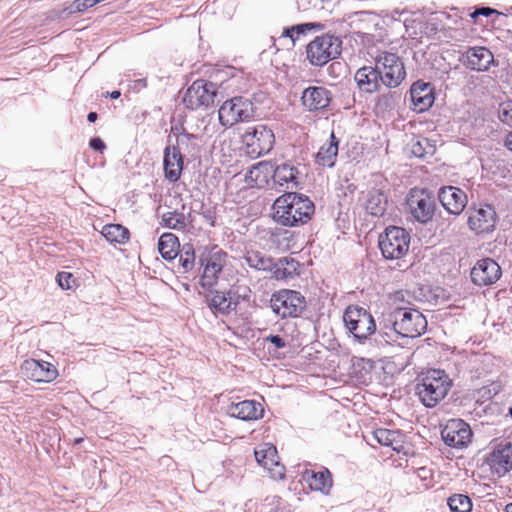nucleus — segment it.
I'll list each match as a JSON object with an SVG mask.
<instances>
[{"mask_svg": "<svg viewBox=\"0 0 512 512\" xmlns=\"http://www.w3.org/2000/svg\"><path fill=\"white\" fill-rule=\"evenodd\" d=\"M314 212V204L303 195L289 192L278 197L273 204V218L283 226L306 223Z\"/></svg>", "mask_w": 512, "mask_h": 512, "instance_id": "f257e3e1", "label": "nucleus"}, {"mask_svg": "<svg viewBox=\"0 0 512 512\" xmlns=\"http://www.w3.org/2000/svg\"><path fill=\"white\" fill-rule=\"evenodd\" d=\"M388 324H384V334L392 341L394 336L416 338L425 332L427 320L424 315L411 308L397 307L389 313Z\"/></svg>", "mask_w": 512, "mask_h": 512, "instance_id": "f03ea898", "label": "nucleus"}, {"mask_svg": "<svg viewBox=\"0 0 512 512\" xmlns=\"http://www.w3.org/2000/svg\"><path fill=\"white\" fill-rule=\"evenodd\" d=\"M342 40L332 34L315 37L306 46V58L313 66H324L341 54Z\"/></svg>", "mask_w": 512, "mask_h": 512, "instance_id": "7ed1b4c3", "label": "nucleus"}, {"mask_svg": "<svg viewBox=\"0 0 512 512\" xmlns=\"http://www.w3.org/2000/svg\"><path fill=\"white\" fill-rule=\"evenodd\" d=\"M343 322L347 330L359 341L366 340L376 331L372 315L359 306H348L343 314Z\"/></svg>", "mask_w": 512, "mask_h": 512, "instance_id": "20e7f679", "label": "nucleus"}, {"mask_svg": "<svg viewBox=\"0 0 512 512\" xmlns=\"http://www.w3.org/2000/svg\"><path fill=\"white\" fill-rule=\"evenodd\" d=\"M270 307L281 318L298 317L306 307V300L298 291L281 289L272 294Z\"/></svg>", "mask_w": 512, "mask_h": 512, "instance_id": "39448f33", "label": "nucleus"}, {"mask_svg": "<svg viewBox=\"0 0 512 512\" xmlns=\"http://www.w3.org/2000/svg\"><path fill=\"white\" fill-rule=\"evenodd\" d=\"M410 235L401 227L390 226L379 237V247L386 259H400L409 250Z\"/></svg>", "mask_w": 512, "mask_h": 512, "instance_id": "423d86ee", "label": "nucleus"}, {"mask_svg": "<svg viewBox=\"0 0 512 512\" xmlns=\"http://www.w3.org/2000/svg\"><path fill=\"white\" fill-rule=\"evenodd\" d=\"M199 261L203 268L200 285L203 288H211L217 284L219 275L226 265L227 253L214 246L210 249H205Z\"/></svg>", "mask_w": 512, "mask_h": 512, "instance_id": "0eeeda50", "label": "nucleus"}, {"mask_svg": "<svg viewBox=\"0 0 512 512\" xmlns=\"http://www.w3.org/2000/svg\"><path fill=\"white\" fill-rule=\"evenodd\" d=\"M375 66L381 74L382 84L388 88L398 87L406 77L404 64L395 53H380L376 57Z\"/></svg>", "mask_w": 512, "mask_h": 512, "instance_id": "6e6552de", "label": "nucleus"}, {"mask_svg": "<svg viewBox=\"0 0 512 512\" xmlns=\"http://www.w3.org/2000/svg\"><path fill=\"white\" fill-rule=\"evenodd\" d=\"M254 113L253 103L244 97H234L225 101L218 111L221 124L227 127L253 118Z\"/></svg>", "mask_w": 512, "mask_h": 512, "instance_id": "1a4fd4ad", "label": "nucleus"}, {"mask_svg": "<svg viewBox=\"0 0 512 512\" xmlns=\"http://www.w3.org/2000/svg\"><path fill=\"white\" fill-rule=\"evenodd\" d=\"M248 153L253 157H260L271 151L275 142L273 131L263 124L249 127L242 136Z\"/></svg>", "mask_w": 512, "mask_h": 512, "instance_id": "9d476101", "label": "nucleus"}, {"mask_svg": "<svg viewBox=\"0 0 512 512\" xmlns=\"http://www.w3.org/2000/svg\"><path fill=\"white\" fill-rule=\"evenodd\" d=\"M216 95L215 84L199 79L188 87L183 97V103L191 110L208 108L214 103Z\"/></svg>", "mask_w": 512, "mask_h": 512, "instance_id": "9b49d317", "label": "nucleus"}, {"mask_svg": "<svg viewBox=\"0 0 512 512\" xmlns=\"http://www.w3.org/2000/svg\"><path fill=\"white\" fill-rule=\"evenodd\" d=\"M256 461L269 473L270 478L279 481L286 476V468L279 460L277 449L270 443H263L254 450Z\"/></svg>", "mask_w": 512, "mask_h": 512, "instance_id": "f8f14e48", "label": "nucleus"}, {"mask_svg": "<svg viewBox=\"0 0 512 512\" xmlns=\"http://www.w3.org/2000/svg\"><path fill=\"white\" fill-rule=\"evenodd\" d=\"M492 474L502 477L512 470V444H496L485 458Z\"/></svg>", "mask_w": 512, "mask_h": 512, "instance_id": "ddd939ff", "label": "nucleus"}, {"mask_svg": "<svg viewBox=\"0 0 512 512\" xmlns=\"http://www.w3.org/2000/svg\"><path fill=\"white\" fill-rule=\"evenodd\" d=\"M442 439L450 447L464 448L472 439V430L464 420L451 419L441 431Z\"/></svg>", "mask_w": 512, "mask_h": 512, "instance_id": "4468645a", "label": "nucleus"}, {"mask_svg": "<svg viewBox=\"0 0 512 512\" xmlns=\"http://www.w3.org/2000/svg\"><path fill=\"white\" fill-rule=\"evenodd\" d=\"M407 206L412 216L420 223L428 222L434 214V201L424 190H411Z\"/></svg>", "mask_w": 512, "mask_h": 512, "instance_id": "2eb2a0df", "label": "nucleus"}, {"mask_svg": "<svg viewBox=\"0 0 512 512\" xmlns=\"http://www.w3.org/2000/svg\"><path fill=\"white\" fill-rule=\"evenodd\" d=\"M501 276V268L491 258L479 260L471 270V279L474 284L486 286L495 283Z\"/></svg>", "mask_w": 512, "mask_h": 512, "instance_id": "dca6fc26", "label": "nucleus"}, {"mask_svg": "<svg viewBox=\"0 0 512 512\" xmlns=\"http://www.w3.org/2000/svg\"><path fill=\"white\" fill-rule=\"evenodd\" d=\"M22 373L35 382H52L58 376V371L49 362H39L37 360H25L21 365Z\"/></svg>", "mask_w": 512, "mask_h": 512, "instance_id": "f3484780", "label": "nucleus"}, {"mask_svg": "<svg viewBox=\"0 0 512 512\" xmlns=\"http://www.w3.org/2000/svg\"><path fill=\"white\" fill-rule=\"evenodd\" d=\"M301 480L311 491L329 495L333 487V477L329 469L322 468L320 471L305 469L301 473Z\"/></svg>", "mask_w": 512, "mask_h": 512, "instance_id": "a211bd4d", "label": "nucleus"}, {"mask_svg": "<svg viewBox=\"0 0 512 512\" xmlns=\"http://www.w3.org/2000/svg\"><path fill=\"white\" fill-rule=\"evenodd\" d=\"M494 55L486 47H470L463 55V64L474 71L485 72L494 64Z\"/></svg>", "mask_w": 512, "mask_h": 512, "instance_id": "6ab92c4d", "label": "nucleus"}, {"mask_svg": "<svg viewBox=\"0 0 512 512\" xmlns=\"http://www.w3.org/2000/svg\"><path fill=\"white\" fill-rule=\"evenodd\" d=\"M496 223V213L490 205L482 206L470 212L469 227L476 233L491 231Z\"/></svg>", "mask_w": 512, "mask_h": 512, "instance_id": "aec40b11", "label": "nucleus"}, {"mask_svg": "<svg viewBox=\"0 0 512 512\" xmlns=\"http://www.w3.org/2000/svg\"><path fill=\"white\" fill-rule=\"evenodd\" d=\"M438 197L442 206L454 215L460 214L467 204L466 194L461 189L453 186L441 188Z\"/></svg>", "mask_w": 512, "mask_h": 512, "instance_id": "412c9836", "label": "nucleus"}, {"mask_svg": "<svg viewBox=\"0 0 512 512\" xmlns=\"http://www.w3.org/2000/svg\"><path fill=\"white\" fill-rule=\"evenodd\" d=\"M164 176L170 182L179 180L183 170V157L176 146H167L164 150Z\"/></svg>", "mask_w": 512, "mask_h": 512, "instance_id": "4be33fe9", "label": "nucleus"}, {"mask_svg": "<svg viewBox=\"0 0 512 512\" xmlns=\"http://www.w3.org/2000/svg\"><path fill=\"white\" fill-rule=\"evenodd\" d=\"M303 105L310 111H317L326 108L331 101V93L325 87H308L301 97Z\"/></svg>", "mask_w": 512, "mask_h": 512, "instance_id": "5701e85b", "label": "nucleus"}, {"mask_svg": "<svg viewBox=\"0 0 512 512\" xmlns=\"http://www.w3.org/2000/svg\"><path fill=\"white\" fill-rule=\"evenodd\" d=\"M379 73L376 66H363L359 68L354 75L358 88L366 93L379 91L382 84L381 74Z\"/></svg>", "mask_w": 512, "mask_h": 512, "instance_id": "b1692460", "label": "nucleus"}, {"mask_svg": "<svg viewBox=\"0 0 512 512\" xmlns=\"http://www.w3.org/2000/svg\"><path fill=\"white\" fill-rule=\"evenodd\" d=\"M411 101L414 110L423 112L429 109L434 103L433 88L429 83L415 82L410 89Z\"/></svg>", "mask_w": 512, "mask_h": 512, "instance_id": "393cba45", "label": "nucleus"}, {"mask_svg": "<svg viewBox=\"0 0 512 512\" xmlns=\"http://www.w3.org/2000/svg\"><path fill=\"white\" fill-rule=\"evenodd\" d=\"M272 172L273 164L262 161L253 165L248 170L245 180L249 185L261 188L268 184L270 177H272Z\"/></svg>", "mask_w": 512, "mask_h": 512, "instance_id": "a878e982", "label": "nucleus"}, {"mask_svg": "<svg viewBox=\"0 0 512 512\" xmlns=\"http://www.w3.org/2000/svg\"><path fill=\"white\" fill-rule=\"evenodd\" d=\"M262 405L254 400H244L230 407L232 416L241 420H256L263 416Z\"/></svg>", "mask_w": 512, "mask_h": 512, "instance_id": "bb28decb", "label": "nucleus"}, {"mask_svg": "<svg viewBox=\"0 0 512 512\" xmlns=\"http://www.w3.org/2000/svg\"><path fill=\"white\" fill-rule=\"evenodd\" d=\"M448 393L447 386H416L415 394L426 407H435Z\"/></svg>", "mask_w": 512, "mask_h": 512, "instance_id": "cd10ccee", "label": "nucleus"}, {"mask_svg": "<svg viewBox=\"0 0 512 512\" xmlns=\"http://www.w3.org/2000/svg\"><path fill=\"white\" fill-rule=\"evenodd\" d=\"M205 298L208 307L216 315H229L234 311L231 299H228L225 291L211 290L205 295Z\"/></svg>", "mask_w": 512, "mask_h": 512, "instance_id": "c85d7f7f", "label": "nucleus"}, {"mask_svg": "<svg viewBox=\"0 0 512 512\" xmlns=\"http://www.w3.org/2000/svg\"><path fill=\"white\" fill-rule=\"evenodd\" d=\"M297 174V169L288 163L273 165L272 180L275 185L288 189L297 185Z\"/></svg>", "mask_w": 512, "mask_h": 512, "instance_id": "c756f323", "label": "nucleus"}, {"mask_svg": "<svg viewBox=\"0 0 512 512\" xmlns=\"http://www.w3.org/2000/svg\"><path fill=\"white\" fill-rule=\"evenodd\" d=\"M338 144L339 141L332 132L329 140L320 147L316 154V162L321 166L332 168L338 155Z\"/></svg>", "mask_w": 512, "mask_h": 512, "instance_id": "7c9ffc66", "label": "nucleus"}, {"mask_svg": "<svg viewBox=\"0 0 512 512\" xmlns=\"http://www.w3.org/2000/svg\"><path fill=\"white\" fill-rule=\"evenodd\" d=\"M387 203V197L381 190L372 189L367 194L365 208L370 215L381 217L386 211Z\"/></svg>", "mask_w": 512, "mask_h": 512, "instance_id": "2f4dec72", "label": "nucleus"}, {"mask_svg": "<svg viewBox=\"0 0 512 512\" xmlns=\"http://www.w3.org/2000/svg\"><path fill=\"white\" fill-rule=\"evenodd\" d=\"M323 28L324 26L321 23L313 22L291 26L283 30L280 39H288L289 46L294 47L295 42L299 39L300 35L311 30L320 31Z\"/></svg>", "mask_w": 512, "mask_h": 512, "instance_id": "473e14b6", "label": "nucleus"}, {"mask_svg": "<svg viewBox=\"0 0 512 512\" xmlns=\"http://www.w3.org/2000/svg\"><path fill=\"white\" fill-rule=\"evenodd\" d=\"M374 440L380 445L392 447L393 450L398 451L401 441V433L386 428H378L372 432Z\"/></svg>", "mask_w": 512, "mask_h": 512, "instance_id": "72a5a7b5", "label": "nucleus"}, {"mask_svg": "<svg viewBox=\"0 0 512 512\" xmlns=\"http://www.w3.org/2000/svg\"><path fill=\"white\" fill-rule=\"evenodd\" d=\"M179 242L172 233H164L158 241V250L166 260H172L178 255Z\"/></svg>", "mask_w": 512, "mask_h": 512, "instance_id": "f704fd0d", "label": "nucleus"}, {"mask_svg": "<svg viewBox=\"0 0 512 512\" xmlns=\"http://www.w3.org/2000/svg\"><path fill=\"white\" fill-rule=\"evenodd\" d=\"M101 234L110 243L125 244L129 240V230L120 224H107Z\"/></svg>", "mask_w": 512, "mask_h": 512, "instance_id": "c9c22d12", "label": "nucleus"}, {"mask_svg": "<svg viewBox=\"0 0 512 512\" xmlns=\"http://www.w3.org/2000/svg\"><path fill=\"white\" fill-rule=\"evenodd\" d=\"M246 263L256 270H272L274 267V260L259 251H248L245 255Z\"/></svg>", "mask_w": 512, "mask_h": 512, "instance_id": "e433bc0d", "label": "nucleus"}, {"mask_svg": "<svg viewBox=\"0 0 512 512\" xmlns=\"http://www.w3.org/2000/svg\"><path fill=\"white\" fill-rule=\"evenodd\" d=\"M418 384H433L439 382L440 384H452L453 380L449 377L445 370L428 368L418 375Z\"/></svg>", "mask_w": 512, "mask_h": 512, "instance_id": "4c0bfd02", "label": "nucleus"}, {"mask_svg": "<svg viewBox=\"0 0 512 512\" xmlns=\"http://www.w3.org/2000/svg\"><path fill=\"white\" fill-rule=\"evenodd\" d=\"M372 369L373 362L370 359L357 358L353 361L351 374L365 384L367 381H372L370 377H367L371 374Z\"/></svg>", "mask_w": 512, "mask_h": 512, "instance_id": "58836bf2", "label": "nucleus"}, {"mask_svg": "<svg viewBox=\"0 0 512 512\" xmlns=\"http://www.w3.org/2000/svg\"><path fill=\"white\" fill-rule=\"evenodd\" d=\"M298 263L294 259L287 257L279 259L274 262V267L271 270L277 279H284L291 277L297 269Z\"/></svg>", "mask_w": 512, "mask_h": 512, "instance_id": "ea45409f", "label": "nucleus"}, {"mask_svg": "<svg viewBox=\"0 0 512 512\" xmlns=\"http://www.w3.org/2000/svg\"><path fill=\"white\" fill-rule=\"evenodd\" d=\"M451 512H471L473 504L469 496L453 494L447 500Z\"/></svg>", "mask_w": 512, "mask_h": 512, "instance_id": "a19ab883", "label": "nucleus"}, {"mask_svg": "<svg viewBox=\"0 0 512 512\" xmlns=\"http://www.w3.org/2000/svg\"><path fill=\"white\" fill-rule=\"evenodd\" d=\"M162 222L169 229L183 231L186 227L185 215L177 211L163 213Z\"/></svg>", "mask_w": 512, "mask_h": 512, "instance_id": "79ce46f5", "label": "nucleus"}, {"mask_svg": "<svg viewBox=\"0 0 512 512\" xmlns=\"http://www.w3.org/2000/svg\"><path fill=\"white\" fill-rule=\"evenodd\" d=\"M435 147L430 144L427 138H417L412 141L411 153L419 158H424L427 155H433Z\"/></svg>", "mask_w": 512, "mask_h": 512, "instance_id": "37998d69", "label": "nucleus"}, {"mask_svg": "<svg viewBox=\"0 0 512 512\" xmlns=\"http://www.w3.org/2000/svg\"><path fill=\"white\" fill-rule=\"evenodd\" d=\"M228 299H231L232 308L235 311L238 304L242 300H247L249 298L250 289L247 286H232L230 289L225 291Z\"/></svg>", "mask_w": 512, "mask_h": 512, "instance_id": "c03bdc74", "label": "nucleus"}, {"mask_svg": "<svg viewBox=\"0 0 512 512\" xmlns=\"http://www.w3.org/2000/svg\"><path fill=\"white\" fill-rule=\"evenodd\" d=\"M260 512H289L285 502L277 496L267 497L260 506Z\"/></svg>", "mask_w": 512, "mask_h": 512, "instance_id": "a18cd8bd", "label": "nucleus"}, {"mask_svg": "<svg viewBox=\"0 0 512 512\" xmlns=\"http://www.w3.org/2000/svg\"><path fill=\"white\" fill-rule=\"evenodd\" d=\"M179 264L183 272H189L195 264V251L192 245H185L179 254Z\"/></svg>", "mask_w": 512, "mask_h": 512, "instance_id": "49530a36", "label": "nucleus"}, {"mask_svg": "<svg viewBox=\"0 0 512 512\" xmlns=\"http://www.w3.org/2000/svg\"><path fill=\"white\" fill-rule=\"evenodd\" d=\"M98 3L99 0H75L66 10L70 14L83 12Z\"/></svg>", "mask_w": 512, "mask_h": 512, "instance_id": "de8ad7c7", "label": "nucleus"}, {"mask_svg": "<svg viewBox=\"0 0 512 512\" xmlns=\"http://www.w3.org/2000/svg\"><path fill=\"white\" fill-rule=\"evenodd\" d=\"M56 280L62 289H71L75 284V278L69 272H59L56 276Z\"/></svg>", "mask_w": 512, "mask_h": 512, "instance_id": "09e8293b", "label": "nucleus"}, {"mask_svg": "<svg viewBox=\"0 0 512 512\" xmlns=\"http://www.w3.org/2000/svg\"><path fill=\"white\" fill-rule=\"evenodd\" d=\"M499 119L501 122L508 126H512V108L507 106H502L499 110Z\"/></svg>", "mask_w": 512, "mask_h": 512, "instance_id": "8fccbe9b", "label": "nucleus"}, {"mask_svg": "<svg viewBox=\"0 0 512 512\" xmlns=\"http://www.w3.org/2000/svg\"><path fill=\"white\" fill-rule=\"evenodd\" d=\"M495 13H497V11L495 9H493V8H490V7H480V8L475 9L472 13H470V17L476 21V19L479 16L489 17V16H491L492 14H495Z\"/></svg>", "mask_w": 512, "mask_h": 512, "instance_id": "3c124183", "label": "nucleus"}, {"mask_svg": "<svg viewBox=\"0 0 512 512\" xmlns=\"http://www.w3.org/2000/svg\"><path fill=\"white\" fill-rule=\"evenodd\" d=\"M266 341L272 343L278 349L286 346L284 339L279 335H270L266 338Z\"/></svg>", "mask_w": 512, "mask_h": 512, "instance_id": "603ef678", "label": "nucleus"}, {"mask_svg": "<svg viewBox=\"0 0 512 512\" xmlns=\"http://www.w3.org/2000/svg\"><path fill=\"white\" fill-rule=\"evenodd\" d=\"M89 144L96 151L102 152L105 149V144L100 138H92Z\"/></svg>", "mask_w": 512, "mask_h": 512, "instance_id": "864d4df0", "label": "nucleus"}, {"mask_svg": "<svg viewBox=\"0 0 512 512\" xmlns=\"http://www.w3.org/2000/svg\"><path fill=\"white\" fill-rule=\"evenodd\" d=\"M394 95L387 94L379 98V104H383L385 107H389L393 104Z\"/></svg>", "mask_w": 512, "mask_h": 512, "instance_id": "5fc2aeb1", "label": "nucleus"}, {"mask_svg": "<svg viewBox=\"0 0 512 512\" xmlns=\"http://www.w3.org/2000/svg\"><path fill=\"white\" fill-rule=\"evenodd\" d=\"M147 85V82H146V79L145 78H142V79H138L134 82V89H141V88H145Z\"/></svg>", "mask_w": 512, "mask_h": 512, "instance_id": "6e6d98bb", "label": "nucleus"}, {"mask_svg": "<svg viewBox=\"0 0 512 512\" xmlns=\"http://www.w3.org/2000/svg\"><path fill=\"white\" fill-rule=\"evenodd\" d=\"M505 146L512 151V131L507 135L505 139Z\"/></svg>", "mask_w": 512, "mask_h": 512, "instance_id": "4d7b16f0", "label": "nucleus"}, {"mask_svg": "<svg viewBox=\"0 0 512 512\" xmlns=\"http://www.w3.org/2000/svg\"><path fill=\"white\" fill-rule=\"evenodd\" d=\"M97 119V113L96 112H90L87 116V120L89 122H95Z\"/></svg>", "mask_w": 512, "mask_h": 512, "instance_id": "13d9d810", "label": "nucleus"}, {"mask_svg": "<svg viewBox=\"0 0 512 512\" xmlns=\"http://www.w3.org/2000/svg\"><path fill=\"white\" fill-rule=\"evenodd\" d=\"M120 95H121V93H120V91H118V90H115V91H113V92H111V93H110V97H111L112 99H118V98L120 97Z\"/></svg>", "mask_w": 512, "mask_h": 512, "instance_id": "bf43d9fd", "label": "nucleus"}, {"mask_svg": "<svg viewBox=\"0 0 512 512\" xmlns=\"http://www.w3.org/2000/svg\"><path fill=\"white\" fill-rule=\"evenodd\" d=\"M504 512H512V503H508L505 508Z\"/></svg>", "mask_w": 512, "mask_h": 512, "instance_id": "052dcab7", "label": "nucleus"}, {"mask_svg": "<svg viewBox=\"0 0 512 512\" xmlns=\"http://www.w3.org/2000/svg\"><path fill=\"white\" fill-rule=\"evenodd\" d=\"M82 441H83V438H76V439H74V444H75V445H78V444H80Z\"/></svg>", "mask_w": 512, "mask_h": 512, "instance_id": "680f3d73", "label": "nucleus"}, {"mask_svg": "<svg viewBox=\"0 0 512 512\" xmlns=\"http://www.w3.org/2000/svg\"><path fill=\"white\" fill-rule=\"evenodd\" d=\"M184 138L188 139V138H189V136H188V135H185L183 138H181V140H180V141H181V143L183 142Z\"/></svg>", "mask_w": 512, "mask_h": 512, "instance_id": "e2e57ef3", "label": "nucleus"}, {"mask_svg": "<svg viewBox=\"0 0 512 512\" xmlns=\"http://www.w3.org/2000/svg\"><path fill=\"white\" fill-rule=\"evenodd\" d=\"M425 471H426V469H425V468H420V469H419V472H425Z\"/></svg>", "mask_w": 512, "mask_h": 512, "instance_id": "0e129e2a", "label": "nucleus"}, {"mask_svg": "<svg viewBox=\"0 0 512 512\" xmlns=\"http://www.w3.org/2000/svg\"><path fill=\"white\" fill-rule=\"evenodd\" d=\"M509 414L512 416V407L509 409Z\"/></svg>", "mask_w": 512, "mask_h": 512, "instance_id": "69168bd1", "label": "nucleus"}]
</instances>
